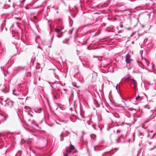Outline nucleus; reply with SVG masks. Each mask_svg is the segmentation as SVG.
Here are the masks:
<instances>
[{
	"mask_svg": "<svg viewBox=\"0 0 156 156\" xmlns=\"http://www.w3.org/2000/svg\"><path fill=\"white\" fill-rule=\"evenodd\" d=\"M145 129L143 127H142L140 129L138 130V132L139 135L141 138H142V136H144V135L143 134V133L142 132H143L144 130Z\"/></svg>",
	"mask_w": 156,
	"mask_h": 156,
	"instance_id": "20e7f679",
	"label": "nucleus"
},
{
	"mask_svg": "<svg viewBox=\"0 0 156 156\" xmlns=\"http://www.w3.org/2000/svg\"><path fill=\"white\" fill-rule=\"evenodd\" d=\"M126 115L127 117L128 118H130L131 117V115L130 113L128 111L127 112V113L126 114Z\"/></svg>",
	"mask_w": 156,
	"mask_h": 156,
	"instance_id": "aec40b11",
	"label": "nucleus"
},
{
	"mask_svg": "<svg viewBox=\"0 0 156 156\" xmlns=\"http://www.w3.org/2000/svg\"><path fill=\"white\" fill-rule=\"evenodd\" d=\"M136 99L137 101H140L142 99V97H140L139 95L136 97Z\"/></svg>",
	"mask_w": 156,
	"mask_h": 156,
	"instance_id": "ddd939ff",
	"label": "nucleus"
},
{
	"mask_svg": "<svg viewBox=\"0 0 156 156\" xmlns=\"http://www.w3.org/2000/svg\"><path fill=\"white\" fill-rule=\"evenodd\" d=\"M31 139H28L27 140V142L28 143H30V142H31Z\"/></svg>",
	"mask_w": 156,
	"mask_h": 156,
	"instance_id": "c756f323",
	"label": "nucleus"
},
{
	"mask_svg": "<svg viewBox=\"0 0 156 156\" xmlns=\"http://www.w3.org/2000/svg\"><path fill=\"white\" fill-rule=\"evenodd\" d=\"M38 80H39V81H40V80H41V78H40V77H39V78H38Z\"/></svg>",
	"mask_w": 156,
	"mask_h": 156,
	"instance_id": "de8ad7c7",
	"label": "nucleus"
},
{
	"mask_svg": "<svg viewBox=\"0 0 156 156\" xmlns=\"http://www.w3.org/2000/svg\"><path fill=\"white\" fill-rule=\"evenodd\" d=\"M25 67H20L18 68V70H23L25 69Z\"/></svg>",
	"mask_w": 156,
	"mask_h": 156,
	"instance_id": "393cba45",
	"label": "nucleus"
},
{
	"mask_svg": "<svg viewBox=\"0 0 156 156\" xmlns=\"http://www.w3.org/2000/svg\"><path fill=\"white\" fill-rule=\"evenodd\" d=\"M149 134H148V135L147 136V137H149Z\"/></svg>",
	"mask_w": 156,
	"mask_h": 156,
	"instance_id": "603ef678",
	"label": "nucleus"
},
{
	"mask_svg": "<svg viewBox=\"0 0 156 156\" xmlns=\"http://www.w3.org/2000/svg\"><path fill=\"white\" fill-rule=\"evenodd\" d=\"M118 84H117L116 87V89L117 90V89H118Z\"/></svg>",
	"mask_w": 156,
	"mask_h": 156,
	"instance_id": "a19ab883",
	"label": "nucleus"
},
{
	"mask_svg": "<svg viewBox=\"0 0 156 156\" xmlns=\"http://www.w3.org/2000/svg\"><path fill=\"white\" fill-rule=\"evenodd\" d=\"M19 99H23V98H19Z\"/></svg>",
	"mask_w": 156,
	"mask_h": 156,
	"instance_id": "3c124183",
	"label": "nucleus"
},
{
	"mask_svg": "<svg viewBox=\"0 0 156 156\" xmlns=\"http://www.w3.org/2000/svg\"><path fill=\"white\" fill-rule=\"evenodd\" d=\"M28 120H29V121H30V119H29Z\"/></svg>",
	"mask_w": 156,
	"mask_h": 156,
	"instance_id": "bf43d9fd",
	"label": "nucleus"
},
{
	"mask_svg": "<svg viewBox=\"0 0 156 156\" xmlns=\"http://www.w3.org/2000/svg\"><path fill=\"white\" fill-rule=\"evenodd\" d=\"M132 83L133 85V88H134L136 90H137L138 88L137 87V82L135 80L134 81H133Z\"/></svg>",
	"mask_w": 156,
	"mask_h": 156,
	"instance_id": "423d86ee",
	"label": "nucleus"
},
{
	"mask_svg": "<svg viewBox=\"0 0 156 156\" xmlns=\"http://www.w3.org/2000/svg\"><path fill=\"white\" fill-rule=\"evenodd\" d=\"M131 80L133 81V82L135 81L133 79H131Z\"/></svg>",
	"mask_w": 156,
	"mask_h": 156,
	"instance_id": "a18cd8bd",
	"label": "nucleus"
},
{
	"mask_svg": "<svg viewBox=\"0 0 156 156\" xmlns=\"http://www.w3.org/2000/svg\"><path fill=\"white\" fill-rule=\"evenodd\" d=\"M6 73H8V74H9V72H8V71H6Z\"/></svg>",
	"mask_w": 156,
	"mask_h": 156,
	"instance_id": "09e8293b",
	"label": "nucleus"
},
{
	"mask_svg": "<svg viewBox=\"0 0 156 156\" xmlns=\"http://www.w3.org/2000/svg\"><path fill=\"white\" fill-rule=\"evenodd\" d=\"M64 27L63 26H62L61 28V30H62L63 29H64Z\"/></svg>",
	"mask_w": 156,
	"mask_h": 156,
	"instance_id": "c03bdc74",
	"label": "nucleus"
},
{
	"mask_svg": "<svg viewBox=\"0 0 156 156\" xmlns=\"http://www.w3.org/2000/svg\"><path fill=\"white\" fill-rule=\"evenodd\" d=\"M54 75H55V77L56 78H57V77H58V75H57L55 73H54Z\"/></svg>",
	"mask_w": 156,
	"mask_h": 156,
	"instance_id": "c9c22d12",
	"label": "nucleus"
},
{
	"mask_svg": "<svg viewBox=\"0 0 156 156\" xmlns=\"http://www.w3.org/2000/svg\"><path fill=\"white\" fill-rule=\"evenodd\" d=\"M26 0H20L21 3L23 2Z\"/></svg>",
	"mask_w": 156,
	"mask_h": 156,
	"instance_id": "f704fd0d",
	"label": "nucleus"
},
{
	"mask_svg": "<svg viewBox=\"0 0 156 156\" xmlns=\"http://www.w3.org/2000/svg\"><path fill=\"white\" fill-rule=\"evenodd\" d=\"M13 26L14 24H13L10 27V29H12V28L13 27Z\"/></svg>",
	"mask_w": 156,
	"mask_h": 156,
	"instance_id": "4c0bfd02",
	"label": "nucleus"
},
{
	"mask_svg": "<svg viewBox=\"0 0 156 156\" xmlns=\"http://www.w3.org/2000/svg\"><path fill=\"white\" fill-rule=\"evenodd\" d=\"M118 142H120L122 143L124 142L125 141L123 140V135H121L120 137L118 138Z\"/></svg>",
	"mask_w": 156,
	"mask_h": 156,
	"instance_id": "0eeeda50",
	"label": "nucleus"
},
{
	"mask_svg": "<svg viewBox=\"0 0 156 156\" xmlns=\"http://www.w3.org/2000/svg\"><path fill=\"white\" fill-rule=\"evenodd\" d=\"M64 156H69V155L67 153H65L64 154Z\"/></svg>",
	"mask_w": 156,
	"mask_h": 156,
	"instance_id": "473e14b6",
	"label": "nucleus"
},
{
	"mask_svg": "<svg viewBox=\"0 0 156 156\" xmlns=\"http://www.w3.org/2000/svg\"><path fill=\"white\" fill-rule=\"evenodd\" d=\"M120 83H119V84H120Z\"/></svg>",
	"mask_w": 156,
	"mask_h": 156,
	"instance_id": "13d9d810",
	"label": "nucleus"
},
{
	"mask_svg": "<svg viewBox=\"0 0 156 156\" xmlns=\"http://www.w3.org/2000/svg\"><path fill=\"white\" fill-rule=\"evenodd\" d=\"M58 90L59 91L61 92L62 94H66V92L67 91V90L65 89L62 88L61 89H58Z\"/></svg>",
	"mask_w": 156,
	"mask_h": 156,
	"instance_id": "6e6552de",
	"label": "nucleus"
},
{
	"mask_svg": "<svg viewBox=\"0 0 156 156\" xmlns=\"http://www.w3.org/2000/svg\"><path fill=\"white\" fill-rule=\"evenodd\" d=\"M27 114L28 115L30 116L31 117L33 116V115L29 111H27Z\"/></svg>",
	"mask_w": 156,
	"mask_h": 156,
	"instance_id": "4be33fe9",
	"label": "nucleus"
},
{
	"mask_svg": "<svg viewBox=\"0 0 156 156\" xmlns=\"http://www.w3.org/2000/svg\"><path fill=\"white\" fill-rule=\"evenodd\" d=\"M92 127L95 130L98 129H101L100 127L99 126H97L95 125H92Z\"/></svg>",
	"mask_w": 156,
	"mask_h": 156,
	"instance_id": "f8f14e48",
	"label": "nucleus"
},
{
	"mask_svg": "<svg viewBox=\"0 0 156 156\" xmlns=\"http://www.w3.org/2000/svg\"><path fill=\"white\" fill-rule=\"evenodd\" d=\"M13 36L14 37H16V38H18L19 39L20 38L22 35V31L20 29L19 31H17L16 32H15L14 31L12 32Z\"/></svg>",
	"mask_w": 156,
	"mask_h": 156,
	"instance_id": "f257e3e1",
	"label": "nucleus"
},
{
	"mask_svg": "<svg viewBox=\"0 0 156 156\" xmlns=\"http://www.w3.org/2000/svg\"><path fill=\"white\" fill-rule=\"evenodd\" d=\"M152 143L151 142H149V144L150 145H151V144Z\"/></svg>",
	"mask_w": 156,
	"mask_h": 156,
	"instance_id": "37998d69",
	"label": "nucleus"
},
{
	"mask_svg": "<svg viewBox=\"0 0 156 156\" xmlns=\"http://www.w3.org/2000/svg\"><path fill=\"white\" fill-rule=\"evenodd\" d=\"M153 137H154V136H153L152 137H151V139H152V138H153Z\"/></svg>",
	"mask_w": 156,
	"mask_h": 156,
	"instance_id": "864d4df0",
	"label": "nucleus"
},
{
	"mask_svg": "<svg viewBox=\"0 0 156 156\" xmlns=\"http://www.w3.org/2000/svg\"><path fill=\"white\" fill-rule=\"evenodd\" d=\"M132 117L133 119V120H134V117L133 115L132 116Z\"/></svg>",
	"mask_w": 156,
	"mask_h": 156,
	"instance_id": "79ce46f5",
	"label": "nucleus"
},
{
	"mask_svg": "<svg viewBox=\"0 0 156 156\" xmlns=\"http://www.w3.org/2000/svg\"><path fill=\"white\" fill-rule=\"evenodd\" d=\"M3 73H4V74L5 76H6V75L5 73V72H3Z\"/></svg>",
	"mask_w": 156,
	"mask_h": 156,
	"instance_id": "49530a36",
	"label": "nucleus"
},
{
	"mask_svg": "<svg viewBox=\"0 0 156 156\" xmlns=\"http://www.w3.org/2000/svg\"><path fill=\"white\" fill-rule=\"evenodd\" d=\"M64 133H62L60 135V140L61 141H63L64 140Z\"/></svg>",
	"mask_w": 156,
	"mask_h": 156,
	"instance_id": "4468645a",
	"label": "nucleus"
},
{
	"mask_svg": "<svg viewBox=\"0 0 156 156\" xmlns=\"http://www.w3.org/2000/svg\"><path fill=\"white\" fill-rule=\"evenodd\" d=\"M126 11H128V13L129 14L130 13L132 12L131 10L130 9H126L124 10H120V12H124Z\"/></svg>",
	"mask_w": 156,
	"mask_h": 156,
	"instance_id": "1a4fd4ad",
	"label": "nucleus"
},
{
	"mask_svg": "<svg viewBox=\"0 0 156 156\" xmlns=\"http://www.w3.org/2000/svg\"><path fill=\"white\" fill-rule=\"evenodd\" d=\"M74 146L72 145V144H71L70 145V147L69 148V151L70 153H73V152L72 151V150H74Z\"/></svg>",
	"mask_w": 156,
	"mask_h": 156,
	"instance_id": "9d476101",
	"label": "nucleus"
},
{
	"mask_svg": "<svg viewBox=\"0 0 156 156\" xmlns=\"http://www.w3.org/2000/svg\"><path fill=\"white\" fill-rule=\"evenodd\" d=\"M75 153H73L72 154H73V156H79L78 155V153H77V150H75Z\"/></svg>",
	"mask_w": 156,
	"mask_h": 156,
	"instance_id": "f3484780",
	"label": "nucleus"
},
{
	"mask_svg": "<svg viewBox=\"0 0 156 156\" xmlns=\"http://www.w3.org/2000/svg\"><path fill=\"white\" fill-rule=\"evenodd\" d=\"M32 123H33V122H32V123H31V124H32Z\"/></svg>",
	"mask_w": 156,
	"mask_h": 156,
	"instance_id": "052dcab7",
	"label": "nucleus"
},
{
	"mask_svg": "<svg viewBox=\"0 0 156 156\" xmlns=\"http://www.w3.org/2000/svg\"><path fill=\"white\" fill-rule=\"evenodd\" d=\"M1 70L2 71H3V72L5 71V69H4V67L1 66Z\"/></svg>",
	"mask_w": 156,
	"mask_h": 156,
	"instance_id": "cd10ccee",
	"label": "nucleus"
},
{
	"mask_svg": "<svg viewBox=\"0 0 156 156\" xmlns=\"http://www.w3.org/2000/svg\"><path fill=\"white\" fill-rule=\"evenodd\" d=\"M69 41V39L67 38V39H66V40L65 41H63L62 42L63 43L69 44V43H68Z\"/></svg>",
	"mask_w": 156,
	"mask_h": 156,
	"instance_id": "a211bd4d",
	"label": "nucleus"
},
{
	"mask_svg": "<svg viewBox=\"0 0 156 156\" xmlns=\"http://www.w3.org/2000/svg\"><path fill=\"white\" fill-rule=\"evenodd\" d=\"M131 80L130 77H126L124 79L125 80Z\"/></svg>",
	"mask_w": 156,
	"mask_h": 156,
	"instance_id": "5701e85b",
	"label": "nucleus"
},
{
	"mask_svg": "<svg viewBox=\"0 0 156 156\" xmlns=\"http://www.w3.org/2000/svg\"><path fill=\"white\" fill-rule=\"evenodd\" d=\"M8 1L9 2H10L11 1H10V0H9Z\"/></svg>",
	"mask_w": 156,
	"mask_h": 156,
	"instance_id": "6e6d98bb",
	"label": "nucleus"
},
{
	"mask_svg": "<svg viewBox=\"0 0 156 156\" xmlns=\"http://www.w3.org/2000/svg\"><path fill=\"white\" fill-rule=\"evenodd\" d=\"M3 147V143L1 142V140H0V149L2 148Z\"/></svg>",
	"mask_w": 156,
	"mask_h": 156,
	"instance_id": "412c9836",
	"label": "nucleus"
},
{
	"mask_svg": "<svg viewBox=\"0 0 156 156\" xmlns=\"http://www.w3.org/2000/svg\"><path fill=\"white\" fill-rule=\"evenodd\" d=\"M56 83L57 84V85L60 87H62V85L59 83H58V82L57 81H55L54 83H53L54 84H55V83Z\"/></svg>",
	"mask_w": 156,
	"mask_h": 156,
	"instance_id": "6ab92c4d",
	"label": "nucleus"
},
{
	"mask_svg": "<svg viewBox=\"0 0 156 156\" xmlns=\"http://www.w3.org/2000/svg\"><path fill=\"white\" fill-rule=\"evenodd\" d=\"M27 106H25V109H27Z\"/></svg>",
	"mask_w": 156,
	"mask_h": 156,
	"instance_id": "8fccbe9b",
	"label": "nucleus"
},
{
	"mask_svg": "<svg viewBox=\"0 0 156 156\" xmlns=\"http://www.w3.org/2000/svg\"><path fill=\"white\" fill-rule=\"evenodd\" d=\"M129 140L130 141V139H129Z\"/></svg>",
	"mask_w": 156,
	"mask_h": 156,
	"instance_id": "680f3d73",
	"label": "nucleus"
},
{
	"mask_svg": "<svg viewBox=\"0 0 156 156\" xmlns=\"http://www.w3.org/2000/svg\"><path fill=\"white\" fill-rule=\"evenodd\" d=\"M129 110L133 111V114H135L136 113V110L135 109L133 108H130L129 109Z\"/></svg>",
	"mask_w": 156,
	"mask_h": 156,
	"instance_id": "2eb2a0df",
	"label": "nucleus"
},
{
	"mask_svg": "<svg viewBox=\"0 0 156 156\" xmlns=\"http://www.w3.org/2000/svg\"><path fill=\"white\" fill-rule=\"evenodd\" d=\"M1 123V122H0V124Z\"/></svg>",
	"mask_w": 156,
	"mask_h": 156,
	"instance_id": "e2e57ef3",
	"label": "nucleus"
},
{
	"mask_svg": "<svg viewBox=\"0 0 156 156\" xmlns=\"http://www.w3.org/2000/svg\"><path fill=\"white\" fill-rule=\"evenodd\" d=\"M156 148V146H154L152 147H151L150 148V150L151 151H152V150H153L155 148Z\"/></svg>",
	"mask_w": 156,
	"mask_h": 156,
	"instance_id": "b1692460",
	"label": "nucleus"
},
{
	"mask_svg": "<svg viewBox=\"0 0 156 156\" xmlns=\"http://www.w3.org/2000/svg\"><path fill=\"white\" fill-rule=\"evenodd\" d=\"M154 110H151L150 111V113L151 114L150 116L149 117V120H150L151 119L154 118L155 116H153V115L154 113Z\"/></svg>",
	"mask_w": 156,
	"mask_h": 156,
	"instance_id": "39448f33",
	"label": "nucleus"
},
{
	"mask_svg": "<svg viewBox=\"0 0 156 156\" xmlns=\"http://www.w3.org/2000/svg\"><path fill=\"white\" fill-rule=\"evenodd\" d=\"M9 104L6 103V105H9L10 107H12L13 106V104L12 102L10 101V102H9Z\"/></svg>",
	"mask_w": 156,
	"mask_h": 156,
	"instance_id": "dca6fc26",
	"label": "nucleus"
},
{
	"mask_svg": "<svg viewBox=\"0 0 156 156\" xmlns=\"http://www.w3.org/2000/svg\"><path fill=\"white\" fill-rule=\"evenodd\" d=\"M143 51L142 50L140 51V54H142L143 53Z\"/></svg>",
	"mask_w": 156,
	"mask_h": 156,
	"instance_id": "e433bc0d",
	"label": "nucleus"
},
{
	"mask_svg": "<svg viewBox=\"0 0 156 156\" xmlns=\"http://www.w3.org/2000/svg\"><path fill=\"white\" fill-rule=\"evenodd\" d=\"M59 92L55 91L52 93L53 97L54 99H57L59 98Z\"/></svg>",
	"mask_w": 156,
	"mask_h": 156,
	"instance_id": "7ed1b4c3",
	"label": "nucleus"
},
{
	"mask_svg": "<svg viewBox=\"0 0 156 156\" xmlns=\"http://www.w3.org/2000/svg\"><path fill=\"white\" fill-rule=\"evenodd\" d=\"M27 77H30L31 76V73L30 72H28L27 74Z\"/></svg>",
	"mask_w": 156,
	"mask_h": 156,
	"instance_id": "a878e982",
	"label": "nucleus"
},
{
	"mask_svg": "<svg viewBox=\"0 0 156 156\" xmlns=\"http://www.w3.org/2000/svg\"><path fill=\"white\" fill-rule=\"evenodd\" d=\"M55 31L59 35H62V32H61V30H60L58 28L55 29Z\"/></svg>",
	"mask_w": 156,
	"mask_h": 156,
	"instance_id": "9b49d317",
	"label": "nucleus"
},
{
	"mask_svg": "<svg viewBox=\"0 0 156 156\" xmlns=\"http://www.w3.org/2000/svg\"><path fill=\"white\" fill-rule=\"evenodd\" d=\"M48 47H49V48H50V47H51V46H49Z\"/></svg>",
	"mask_w": 156,
	"mask_h": 156,
	"instance_id": "4d7b16f0",
	"label": "nucleus"
},
{
	"mask_svg": "<svg viewBox=\"0 0 156 156\" xmlns=\"http://www.w3.org/2000/svg\"><path fill=\"white\" fill-rule=\"evenodd\" d=\"M69 132H68L67 134L65 135V136H67L69 135Z\"/></svg>",
	"mask_w": 156,
	"mask_h": 156,
	"instance_id": "ea45409f",
	"label": "nucleus"
},
{
	"mask_svg": "<svg viewBox=\"0 0 156 156\" xmlns=\"http://www.w3.org/2000/svg\"><path fill=\"white\" fill-rule=\"evenodd\" d=\"M145 108H147L148 109H150V106L148 105H145Z\"/></svg>",
	"mask_w": 156,
	"mask_h": 156,
	"instance_id": "c85d7f7f",
	"label": "nucleus"
},
{
	"mask_svg": "<svg viewBox=\"0 0 156 156\" xmlns=\"http://www.w3.org/2000/svg\"><path fill=\"white\" fill-rule=\"evenodd\" d=\"M126 63L130 64L132 61H133L132 59L130 58V55L128 53L126 55Z\"/></svg>",
	"mask_w": 156,
	"mask_h": 156,
	"instance_id": "f03ea898",
	"label": "nucleus"
},
{
	"mask_svg": "<svg viewBox=\"0 0 156 156\" xmlns=\"http://www.w3.org/2000/svg\"><path fill=\"white\" fill-rule=\"evenodd\" d=\"M68 150H66V152H68Z\"/></svg>",
	"mask_w": 156,
	"mask_h": 156,
	"instance_id": "5fc2aeb1",
	"label": "nucleus"
},
{
	"mask_svg": "<svg viewBox=\"0 0 156 156\" xmlns=\"http://www.w3.org/2000/svg\"><path fill=\"white\" fill-rule=\"evenodd\" d=\"M120 97L121 98L122 100V102L124 103L125 104V103L124 101L125 100V99H124L121 95H120Z\"/></svg>",
	"mask_w": 156,
	"mask_h": 156,
	"instance_id": "bb28decb",
	"label": "nucleus"
},
{
	"mask_svg": "<svg viewBox=\"0 0 156 156\" xmlns=\"http://www.w3.org/2000/svg\"><path fill=\"white\" fill-rule=\"evenodd\" d=\"M3 30V27L1 26V27L0 31H2Z\"/></svg>",
	"mask_w": 156,
	"mask_h": 156,
	"instance_id": "7c9ffc66",
	"label": "nucleus"
},
{
	"mask_svg": "<svg viewBox=\"0 0 156 156\" xmlns=\"http://www.w3.org/2000/svg\"><path fill=\"white\" fill-rule=\"evenodd\" d=\"M120 130H118L117 131V133H119L120 132Z\"/></svg>",
	"mask_w": 156,
	"mask_h": 156,
	"instance_id": "58836bf2",
	"label": "nucleus"
},
{
	"mask_svg": "<svg viewBox=\"0 0 156 156\" xmlns=\"http://www.w3.org/2000/svg\"><path fill=\"white\" fill-rule=\"evenodd\" d=\"M60 35H59H59H58H58H57V37H58V38H60V37H61V36H61V35L60 36Z\"/></svg>",
	"mask_w": 156,
	"mask_h": 156,
	"instance_id": "2f4dec72",
	"label": "nucleus"
},
{
	"mask_svg": "<svg viewBox=\"0 0 156 156\" xmlns=\"http://www.w3.org/2000/svg\"><path fill=\"white\" fill-rule=\"evenodd\" d=\"M15 91V90H13V94H14L15 95H16V94L14 93Z\"/></svg>",
	"mask_w": 156,
	"mask_h": 156,
	"instance_id": "72a5a7b5",
	"label": "nucleus"
}]
</instances>
